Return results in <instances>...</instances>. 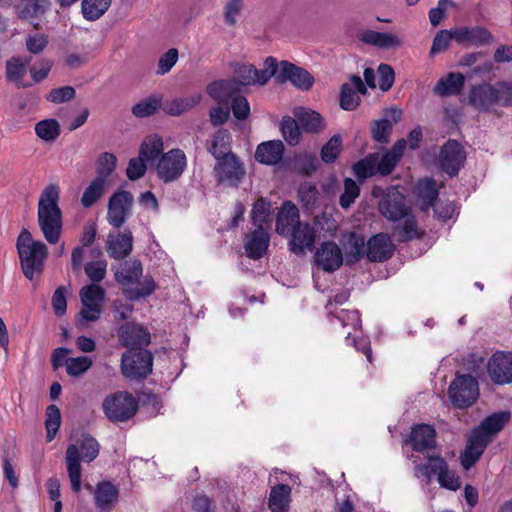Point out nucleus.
<instances>
[{
  "label": "nucleus",
  "mask_w": 512,
  "mask_h": 512,
  "mask_svg": "<svg viewBox=\"0 0 512 512\" xmlns=\"http://www.w3.org/2000/svg\"><path fill=\"white\" fill-rule=\"evenodd\" d=\"M245 7V0H225L223 4V20L229 27H234L240 20Z\"/></svg>",
  "instance_id": "nucleus-42"
},
{
  "label": "nucleus",
  "mask_w": 512,
  "mask_h": 512,
  "mask_svg": "<svg viewBox=\"0 0 512 512\" xmlns=\"http://www.w3.org/2000/svg\"><path fill=\"white\" fill-rule=\"evenodd\" d=\"M403 224L395 229V235L400 241H407L418 236V226L415 217L409 212L403 217Z\"/></svg>",
  "instance_id": "nucleus-49"
},
{
  "label": "nucleus",
  "mask_w": 512,
  "mask_h": 512,
  "mask_svg": "<svg viewBox=\"0 0 512 512\" xmlns=\"http://www.w3.org/2000/svg\"><path fill=\"white\" fill-rule=\"evenodd\" d=\"M208 95L220 105H229L231 100L239 93L234 80H218L207 86Z\"/></svg>",
  "instance_id": "nucleus-28"
},
{
  "label": "nucleus",
  "mask_w": 512,
  "mask_h": 512,
  "mask_svg": "<svg viewBox=\"0 0 512 512\" xmlns=\"http://www.w3.org/2000/svg\"><path fill=\"white\" fill-rule=\"evenodd\" d=\"M110 5L111 0H83V16L90 21L97 20L107 11Z\"/></svg>",
  "instance_id": "nucleus-46"
},
{
  "label": "nucleus",
  "mask_w": 512,
  "mask_h": 512,
  "mask_svg": "<svg viewBox=\"0 0 512 512\" xmlns=\"http://www.w3.org/2000/svg\"><path fill=\"white\" fill-rule=\"evenodd\" d=\"M50 6V0H21L17 14L21 19L33 21L42 16Z\"/></svg>",
  "instance_id": "nucleus-39"
},
{
  "label": "nucleus",
  "mask_w": 512,
  "mask_h": 512,
  "mask_svg": "<svg viewBox=\"0 0 512 512\" xmlns=\"http://www.w3.org/2000/svg\"><path fill=\"white\" fill-rule=\"evenodd\" d=\"M465 78L461 73H448L442 77L434 86L433 92L441 97L457 95L464 86Z\"/></svg>",
  "instance_id": "nucleus-36"
},
{
  "label": "nucleus",
  "mask_w": 512,
  "mask_h": 512,
  "mask_svg": "<svg viewBox=\"0 0 512 512\" xmlns=\"http://www.w3.org/2000/svg\"><path fill=\"white\" fill-rule=\"evenodd\" d=\"M454 40L463 46H480L492 40L491 33L484 27L454 28Z\"/></svg>",
  "instance_id": "nucleus-25"
},
{
  "label": "nucleus",
  "mask_w": 512,
  "mask_h": 512,
  "mask_svg": "<svg viewBox=\"0 0 512 512\" xmlns=\"http://www.w3.org/2000/svg\"><path fill=\"white\" fill-rule=\"evenodd\" d=\"M273 57L266 58L264 68L261 70L256 69L251 64H239L235 70L233 79L239 86L251 85H265L268 80L273 76Z\"/></svg>",
  "instance_id": "nucleus-11"
},
{
  "label": "nucleus",
  "mask_w": 512,
  "mask_h": 512,
  "mask_svg": "<svg viewBox=\"0 0 512 512\" xmlns=\"http://www.w3.org/2000/svg\"><path fill=\"white\" fill-rule=\"evenodd\" d=\"M394 168L395 162H355L353 172L358 179L364 180L376 174L389 175Z\"/></svg>",
  "instance_id": "nucleus-33"
},
{
  "label": "nucleus",
  "mask_w": 512,
  "mask_h": 512,
  "mask_svg": "<svg viewBox=\"0 0 512 512\" xmlns=\"http://www.w3.org/2000/svg\"><path fill=\"white\" fill-rule=\"evenodd\" d=\"M115 162H100L97 168V176L93 182H97L98 185L103 188L109 187L115 182Z\"/></svg>",
  "instance_id": "nucleus-54"
},
{
  "label": "nucleus",
  "mask_w": 512,
  "mask_h": 512,
  "mask_svg": "<svg viewBox=\"0 0 512 512\" xmlns=\"http://www.w3.org/2000/svg\"><path fill=\"white\" fill-rule=\"evenodd\" d=\"M105 188L98 185L97 182H91L85 189L81 197V204L85 208L94 205L98 199L103 195Z\"/></svg>",
  "instance_id": "nucleus-63"
},
{
  "label": "nucleus",
  "mask_w": 512,
  "mask_h": 512,
  "mask_svg": "<svg viewBox=\"0 0 512 512\" xmlns=\"http://www.w3.org/2000/svg\"><path fill=\"white\" fill-rule=\"evenodd\" d=\"M164 150V142L159 134L153 133L144 137L139 147L136 160H160Z\"/></svg>",
  "instance_id": "nucleus-35"
},
{
  "label": "nucleus",
  "mask_w": 512,
  "mask_h": 512,
  "mask_svg": "<svg viewBox=\"0 0 512 512\" xmlns=\"http://www.w3.org/2000/svg\"><path fill=\"white\" fill-rule=\"evenodd\" d=\"M106 270L107 261L105 259L90 261L84 266V271L93 284L99 283L105 278Z\"/></svg>",
  "instance_id": "nucleus-55"
},
{
  "label": "nucleus",
  "mask_w": 512,
  "mask_h": 512,
  "mask_svg": "<svg viewBox=\"0 0 512 512\" xmlns=\"http://www.w3.org/2000/svg\"><path fill=\"white\" fill-rule=\"evenodd\" d=\"M152 365L153 356L146 349H128L121 357V372L130 380L146 378Z\"/></svg>",
  "instance_id": "nucleus-7"
},
{
  "label": "nucleus",
  "mask_w": 512,
  "mask_h": 512,
  "mask_svg": "<svg viewBox=\"0 0 512 512\" xmlns=\"http://www.w3.org/2000/svg\"><path fill=\"white\" fill-rule=\"evenodd\" d=\"M448 396L454 407L459 409L470 407L479 396L477 380L467 374L456 375L449 385Z\"/></svg>",
  "instance_id": "nucleus-9"
},
{
  "label": "nucleus",
  "mask_w": 512,
  "mask_h": 512,
  "mask_svg": "<svg viewBox=\"0 0 512 512\" xmlns=\"http://www.w3.org/2000/svg\"><path fill=\"white\" fill-rule=\"evenodd\" d=\"M415 476L424 477L429 481L433 475H437V480L441 487L456 491L460 488L461 481L459 476L448 468L447 462L437 455H428V461L424 464L415 465Z\"/></svg>",
  "instance_id": "nucleus-6"
},
{
  "label": "nucleus",
  "mask_w": 512,
  "mask_h": 512,
  "mask_svg": "<svg viewBox=\"0 0 512 512\" xmlns=\"http://www.w3.org/2000/svg\"><path fill=\"white\" fill-rule=\"evenodd\" d=\"M366 93L367 89L362 79L357 75L351 76L350 81L341 86L340 107L346 111L355 110L361 102L360 95Z\"/></svg>",
  "instance_id": "nucleus-18"
},
{
  "label": "nucleus",
  "mask_w": 512,
  "mask_h": 512,
  "mask_svg": "<svg viewBox=\"0 0 512 512\" xmlns=\"http://www.w3.org/2000/svg\"><path fill=\"white\" fill-rule=\"evenodd\" d=\"M210 153L215 160H237L231 151V135L228 131L219 130L215 133L211 142Z\"/></svg>",
  "instance_id": "nucleus-34"
},
{
  "label": "nucleus",
  "mask_w": 512,
  "mask_h": 512,
  "mask_svg": "<svg viewBox=\"0 0 512 512\" xmlns=\"http://www.w3.org/2000/svg\"><path fill=\"white\" fill-rule=\"evenodd\" d=\"M284 144L280 140L262 142L257 146L255 160H282Z\"/></svg>",
  "instance_id": "nucleus-41"
},
{
  "label": "nucleus",
  "mask_w": 512,
  "mask_h": 512,
  "mask_svg": "<svg viewBox=\"0 0 512 512\" xmlns=\"http://www.w3.org/2000/svg\"><path fill=\"white\" fill-rule=\"evenodd\" d=\"M179 58V52L176 48H170L162 54L157 62L156 75L163 76L171 71Z\"/></svg>",
  "instance_id": "nucleus-56"
},
{
  "label": "nucleus",
  "mask_w": 512,
  "mask_h": 512,
  "mask_svg": "<svg viewBox=\"0 0 512 512\" xmlns=\"http://www.w3.org/2000/svg\"><path fill=\"white\" fill-rule=\"evenodd\" d=\"M99 451L98 441L89 434L82 435L81 438L68 445L65 453V464L71 489L74 493L78 494L81 491V462H92L98 457Z\"/></svg>",
  "instance_id": "nucleus-2"
},
{
  "label": "nucleus",
  "mask_w": 512,
  "mask_h": 512,
  "mask_svg": "<svg viewBox=\"0 0 512 512\" xmlns=\"http://www.w3.org/2000/svg\"><path fill=\"white\" fill-rule=\"evenodd\" d=\"M133 203V196L125 190H118L109 199L107 219L109 223L119 228L126 221Z\"/></svg>",
  "instance_id": "nucleus-12"
},
{
  "label": "nucleus",
  "mask_w": 512,
  "mask_h": 512,
  "mask_svg": "<svg viewBox=\"0 0 512 512\" xmlns=\"http://www.w3.org/2000/svg\"><path fill=\"white\" fill-rule=\"evenodd\" d=\"M347 264L358 262L363 256H366L365 239L355 232L346 233L342 240Z\"/></svg>",
  "instance_id": "nucleus-30"
},
{
  "label": "nucleus",
  "mask_w": 512,
  "mask_h": 512,
  "mask_svg": "<svg viewBox=\"0 0 512 512\" xmlns=\"http://www.w3.org/2000/svg\"><path fill=\"white\" fill-rule=\"evenodd\" d=\"M510 413L508 412H497L488 417H486L479 427L477 428L482 433H485L487 437L492 438V436L499 433L505 424L509 421Z\"/></svg>",
  "instance_id": "nucleus-40"
},
{
  "label": "nucleus",
  "mask_w": 512,
  "mask_h": 512,
  "mask_svg": "<svg viewBox=\"0 0 512 512\" xmlns=\"http://www.w3.org/2000/svg\"><path fill=\"white\" fill-rule=\"evenodd\" d=\"M31 58L14 56L8 59L5 63V76L9 83H12L17 88H28L32 83L25 80L27 73V66Z\"/></svg>",
  "instance_id": "nucleus-22"
},
{
  "label": "nucleus",
  "mask_w": 512,
  "mask_h": 512,
  "mask_svg": "<svg viewBox=\"0 0 512 512\" xmlns=\"http://www.w3.org/2000/svg\"><path fill=\"white\" fill-rule=\"evenodd\" d=\"M37 136L44 141H53L60 134V125L55 119H45L35 125Z\"/></svg>",
  "instance_id": "nucleus-48"
},
{
  "label": "nucleus",
  "mask_w": 512,
  "mask_h": 512,
  "mask_svg": "<svg viewBox=\"0 0 512 512\" xmlns=\"http://www.w3.org/2000/svg\"><path fill=\"white\" fill-rule=\"evenodd\" d=\"M291 488L286 484H280L272 488L269 497V508L273 512H282L288 504Z\"/></svg>",
  "instance_id": "nucleus-43"
},
{
  "label": "nucleus",
  "mask_w": 512,
  "mask_h": 512,
  "mask_svg": "<svg viewBox=\"0 0 512 512\" xmlns=\"http://www.w3.org/2000/svg\"><path fill=\"white\" fill-rule=\"evenodd\" d=\"M16 248L24 275L32 280L43 270L48 256V248L42 241H34L27 229H22L17 237Z\"/></svg>",
  "instance_id": "nucleus-4"
},
{
  "label": "nucleus",
  "mask_w": 512,
  "mask_h": 512,
  "mask_svg": "<svg viewBox=\"0 0 512 512\" xmlns=\"http://www.w3.org/2000/svg\"><path fill=\"white\" fill-rule=\"evenodd\" d=\"M380 212L391 221H400L410 212L405 197L399 192L388 193L379 204Z\"/></svg>",
  "instance_id": "nucleus-20"
},
{
  "label": "nucleus",
  "mask_w": 512,
  "mask_h": 512,
  "mask_svg": "<svg viewBox=\"0 0 512 512\" xmlns=\"http://www.w3.org/2000/svg\"><path fill=\"white\" fill-rule=\"evenodd\" d=\"M402 110L391 107L384 112V117L371 123L372 138L379 143H388L393 126L402 118Z\"/></svg>",
  "instance_id": "nucleus-15"
},
{
  "label": "nucleus",
  "mask_w": 512,
  "mask_h": 512,
  "mask_svg": "<svg viewBox=\"0 0 512 512\" xmlns=\"http://www.w3.org/2000/svg\"><path fill=\"white\" fill-rule=\"evenodd\" d=\"M161 106V98L152 95L139 103L135 104L132 112L136 117H147L154 114Z\"/></svg>",
  "instance_id": "nucleus-53"
},
{
  "label": "nucleus",
  "mask_w": 512,
  "mask_h": 512,
  "mask_svg": "<svg viewBox=\"0 0 512 512\" xmlns=\"http://www.w3.org/2000/svg\"><path fill=\"white\" fill-rule=\"evenodd\" d=\"M26 49L32 54H40L48 44V36L44 33L29 34L26 37Z\"/></svg>",
  "instance_id": "nucleus-64"
},
{
  "label": "nucleus",
  "mask_w": 512,
  "mask_h": 512,
  "mask_svg": "<svg viewBox=\"0 0 512 512\" xmlns=\"http://www.w3.org/2000/svg\"><path fill=\"white\" fill-rule=\"evenodd\" d=\"M272 71L277 82L290 81L295 87L304 91L309 90L314 83V78L308 71L287 61L278 63L273 58Z\"/></svg>",
  "instance_id": "nucleus-10"
},
{
  "label": "nucleus",
  "mask_w": 512,
  "mask_h": 512,
  "mask_svg": "<svg viewBox=\"0 0 512 512\" xmlns=\"http://www.w3.org/2000/svg\"><path fill=\"white\" fill-rule=\"evenodd\" d=\"M435 437L436 432L432 426L421 424L412 429L409 442L415 451L426 453L428 457L431 455L430 451L435 448Z\"/></svg>",
  "instance_id": "nucleus-24"
},
{
  "label": "nucleus",
  "mask_w": 512,
  "mask_h": 512,
  "mask_svg": "<svg viewBox=\"0 0 512 512\" xmlns=\"http://www.w3.org/2000/svg\"><path fill=\"white\" fill-rule=\"evenodd\" d=\"M105 299V290L97 285L90 284L80 290L81 304L101 305Z\"/></svg>",
  "instance_id": "nucleus-51"
},
{
  "label": "nucleus",
  "mask_w": 512,
  "mask_h": 512,
  "mask_svg": "<svg viewBox=\"0 0 512 512\" xmlns=\"http://www.w3.org/2000/svg\"><path fill=\"white\" fill-rule=\"evenodd\" d=\"M468 103L478 111H489L495 105H510L512 103V84L497 82L474 85L468 93Z\"/></svg>",
  "instance_id": "nucleus-5"
},
{
  "label": "nucleus",
  "mask_w": 512,
  "mask_h": 512,
  "mask_svg": "<svg viewBox=\"0 0 512 512\" xmlns=\"http://www.w3.org/2000/svg\"><path fill=\"white\" fill-rule=\"evenodd\" d=\"M271 205L262 198L258 199L251 211L253 224L258 227H264L265 224L270 222Z\"/></svg>",
  "instance_id": "nucleus-52"
},
{
  "label": "nucleus",
  "mask_w": 512,
  "mask_h": 512,
  "mask_svg": "<svg viewBox=\"0 0 512 512\" xmlns=\"http://www.w3.org/2000/svg\"><path fill=\"white\" fill-rule=\"evenodd\" d=\"M142 264L137 259L122 262L115 271L116 281L124 287V294L131 300L150 296L156 289V283L151 276H144Z\"/></svg>",
  "instance_id": "nucleus-3"
},
{
  "label": "nucleus",
  "mask_w": 512,
  "mask_h": 512,
  "mask_svg": "<svg viewBox=\"0 0 512 512\" xmlns=\"http://www.w3.org/2000/svg\"><path fill=\"white\" fill-rule=\"evenodd\" d=\"M342 150V137L340 135L332 136L322 147L321 160H336Z\"/></svg>",
  "instance_id": "nucleus-62"
},
{
  "label": "nucleus",
  "mask_w": 512,
  "mask_h": 512,
  "mask_svg": "<svg viewBox=\"0 0 512 512\" xmlns=\"http://www.w3.org/2000/svg\"><path fill=\"white\" fill-rule=\"evenodd\" d=\"M295 117L306 132L318 133L325 129L326 123L319 113L305 108H297Z\"/></svg>",
  "instance_id": "nucleus-37"
},
{
  "label": "nucleus",
  "mask_w": 512,
  "mask_h": 512,
  "mask_svg": "<svg viewBox=\"0 0 512 512\" xmlns=\"http://www.w3.org/2000/svg\"><path fill=\"white\" fill-rule=\"evenodd\" d=\"M490 441V437H487L485 433H482L477 428L474 429L461 457L463 467L469 469L481 457Z\"/></svg>",
  "instance_id": "nucleus-23"
},
{
  "label": "nucleus",
  "mask_w": 512,
  "mask_h": 512,
  "mask_svg": "<svg viewBox=\"0 0 512 512\" xmlns=\"http://www.w3.org/2000/svg\"><path fill=\"white\" fill-rule=\"evenodd\" d=\"M118 497L117 488L110 482L103 481L97 484L94 499L97 508L102 511L110 509V507L116 502Z\"/></svg>",
  "instance_id": "nucleus-38"
},
{
  "label": "nucleus",
  "mask_w": 512,
  "mask_h": 512,
  "mask_svg": "<svg viewBox=\"0 0 512 512\" xmlns=\"http://www.w3.org/2000/svg\"><path fill=\"white\" fill-rule=\"evenodd\" d=\"M280 130L285 141L292 146L301 140V130L298 122L291 116H284L280 122Z\"/></svg>",
  "instance_id": "nucleus-44"
},
{
  "label": "nucleus",
  "mask_w": 512,
  "mask_h": 512,
  "mask_svg": "<svg viewBox=\"0 0 512 512\" xmlns=\"http://www.w3.org/2000/svg\"><path fill=\"white\" fill-rule=\"evenodd\" d=\"M102 408L110 421L124 422L134 416L138 404L130 393L121 391L107 396L103 401Z\"/></svg>",
  "instance_id": "nucleus-8"
},
{
  "label": "nucleus",
  "mask_w": 512,
  "mask_h": 512,
  "mask_svg": "<svg viewBox=\"0 0 512 512\" xmlns=\"http://www.w3.org/2000/svg\"><path fill=\"white\" fill-rule=\"evenodd\" d=\"M299 217V210L296 205L290 201L284 202L277 215L276 232L282 236L289 235L300 223Z\"/></svg>",
  "instance_id": "nucleus-29"
},
{
  "label": "nucleus",
  "mask_w": 512,
  "mask_h": 512,
  "mask_svg": "<svg viewBox=\"0 0 512 512\" xmlns=\"http://www.w3.org/2000/svg\"><path fill=\"white\" fill-rule=\"evenodd\" d=\"M465 152L461 144L456 140L447 141L441 148L439 160H464Z\"/></svg>",
  "instance_id": "nucleus-60"
},
{
  "label": "nucleus",
  "mask_w": 512,
  "mask_h": 512,
  "mask_svg": "<svg viewBox=\"0 0 512 512\" xmlns=\"http://www.w3.org/2000/svg\"><path fill=\"white\" fill-rule=\"evenodd\" d=\"M344 261L341 248L332 241L323 242L315 252V263L323 271L338 270Z\"/></svg>",
  "instance_id": "nucleus-14"
},
{
  "label": "nucleus",
  "mask_w": 512,
  "mask_h": 512,
  "mask_svg": "<svg viewBox=\"0 0 512 512\" xmlns=\"http://www.w3.org/2000/svg\"><path fill=\"white\" fill-rule=\"evenodd\" d=\"M53 66L50 59L42 58L29 67V72L32 80L35 83H40L45 80Z\"/></svg>",
  "instance_id": "nucleus-58"
},
{
  "label": "nucleus",
  "mask_w": 512,
  "mask_h": 512,
  "mask_svg": "<svg viewBox=\"0 0 512 512\" xmlns=\"http://www.w3.org/2000/svg\"><path fill=\"white\" fill-rule=\"evenodd\" d=\"M490 379L496 384L512 382V353L497 352L492 355L487 364Z\"/></svg>",
  "instance_id": "nucleus-13"
},
{
  "label": "nucleus",
  "mask_w": 512,
  "mask_h": 512,
  "mask_svg": "<svg viewBox=\"0 0 512 512\" xmlns=\"http://www.w3.org/2000/svg\"><path fill=\"white\" fill-rule=\"evenodd\" d=\"M360 194V188L351 178L344 180V192L340 196V205L342 208H349Z\"/></svg>",
  "instance_id": "nucleus-61"
},
{
  "label": "nucleus",
  "mask_w": 512,
  "mask_h": 512,
  "mask_svg": "<svg viewBox=\"0 0 512 512\" xmlns=\"http://www.w3.org/2000/svg\"><path fill=\"white\" fill-rule=\"evenodd\" d=\"M60 424H61V414H60L59 408L54 404L49 405L46 409V420H45V427L47 430L46 437L49 442L55 438V436L59 430Z\"/></svg>",
  "instance_id": "nucleus-50"
},
{
  "label": "nucleus",
  "mask_w": 512,
  "mask_h": 512,
  "mask_svg": "<svg viewBox=\"0 0 512 512\" xmlns=\"http://www.w3.org/2000/svg\"><path fill=\"white\" fill-rule=\"evenodd\" d=\"M133 248V236L131 231L124 230L107 241V253L111 258L123 259L130 254Z\"/></svg>",
  "instance_id": "nucleus-32"
},
{
  "label": "nucleus",
  "mask_w": 512,
  "mask_h": 512,
  "mask_svg": "<svg viewBox=\"0 0 512 512\" xmlns=\"http://www.w3.org/2000/svg\"><path fill=\"white\" fill-rule=\"evenodd\" d=\"M270 237L265 227H258L249 233L244 242L246 255L252 259H260L267 252Z\"/></svg>",
  "instance_id": "nucleus-26"
},
{
  "label": "nucleus",
  "mask_w": 512,
  "mask_h": 512,
  "mask_svg": "<svg viewBox=\"0 0 512 512\" xmlns=\"http://www.w3.org/2000/svg\"><path fill=\"white\" fill-rule=\"evenodd\" d=\"M121 344L129 349H143L150 343L149 331L135 323H125L118 330Z\"/></svg>",
  "instance_id": "nucleus-16"
},
{
  "label": "nucleus",
  "mask_w": 512,
  "mask_h": 512,
  "mask_svg": "<svg viewBox=\"0 0 512 512\" xmlns=\"http://www.w3.org/2000/svg\"><path fill=\"white\" fill-rule=\"evenodd\" d=\"M214 172L219 183L237 186L245 175L242 162H217Z\"/></svg>",
  "instance_id": "nucleus-27"
},
{
  "label": "nucleus",
  "mask_w": 512,
  "mask_h": 512,
  "mask_svg": "<svg viewBox=\"0 0 512 512\" xmlns=\"http://www.w3.org/2000/svg\"><path fill=\"white\" fill-rule=\"evenodd\" d=\"M290 235L289 248L293 253L301 255L305 250L313 249L316 234L314 228L308 223H298Z\"/></svg>",
  "instance_id": "nucleus-21"
},
{
  "label": "nucleus",
  "mask_w": 512,
  "mask_h": 512,
  "mask_svg": "<svg viewBox=\"0 0 512 512\" xmlns=\"http://www.w3.org/2000/svg\"><path fill=\"white\" fill-rule=\"evenodd\" d=\"M200 100V94H195L184 98H177L172 100L166 106V111L170 115L178 116L196 106Z\"/></svg>",
  "instance_id": "nucleus-47"
},
{
  "label": "nucleus",
  "mask_w": 512,
  "mask_h": 512,
  "mask_svg": "<svg viewBox=\"0 0 512 512\" xmlns=\"http://www.w3.org/2000/svg\"><path fill=\"white\" fill-rule=\"evenodd\" d=\"M333 313V311H330ZM335 318L339 320L343 327H351L354 331L361 328V319L357 310L341 309L334 312Z\"/></svg>",
  "instance_id": "nucleus-59"
},
{
  "label": "nucleus",
  "mask_w": 512,
  "mask_h": 512,
  "mask_svg": "<svg viewBox=\"0 0 512 512\" xmlns=\"http://www.w3.org/2000/svg\"><path fill=\"white\" fill-rule=\"evenodd\" d=\"M415 195L422 211L429 210L434 206L439 191L435 180L431 178L420 179L415 186Z\"/></svg>",
  "instance_id": "nucleus-31"
},
{
  "label": "nucleus",
  "mask_w": 512,
  "mask_h": 512,
  "mask_svg": "<svg viewBox=\"0 0 512 512\" xmlns=\"http://www.w3.org/2000/svg\"><path fill=\"white\" fill-rule=\"evenodd\" d=\"M358 39L370 46L381 50H389L400 47L403 42L401 38L391 32H379L372 29H364L358 32Z\"/></svg>",
  "instance_id": "nucleus-19"
},
{
  "label": "nucleus",
  "mask_w": 512,
  "mask_h": 512,
  "mask_svg": "<svg viewBox=\"0 0 512 512\" xmlns=\"http://www.w3.org/2000/svg\"><path fill=\"white\" fill-rule=\"evenodd\" d=\"M186 162H157L158 177L164 182L177 179L185 170Z\"/></svg>",
  "instance_id": "nucleus-45"
},
{
  "label": "nucleus",
  "mask_w": 512,
  "mask_h": 512,
  "mask_svg": "<svg viewBox=\"0 0 512 512\" xmlns=\"http://www.w3.org/2000/svg\"><path fill=\"white\" fill-rule=\"evenodd\" d=\"M65 365L70 376H79L92 366V360L87 356L67 358Z\"/></svg>",
  "instance_id": "nucleus-57"
},
{
  "label": "nucleus",
  "mask_w": 512,
  "mask_h": 512,
  "mask_svg": "<svg viewBox=\"0 0 512 512\" xmlns=\"http://www.w3.org/2000/svg\"><path fill=\"white\" fill-rule=\"evenodd\" d=\"M60 188L50 184L42 191L37 207V222L49 244L58 243L62 233V211L59 207Z\"/></svg>",
  "instance_id": "nucleus-1"
},
{
  "label": "nucleus",
  "mask_w": 512,
  "mask_h": 512,
  "mask_svg": "<svg viewBox=\"0 0 512 512\" xmlns=\"http://www.w3.org/2000/svg\"><path fill=\"white\" fill-rule=\"evenodd\" d=\"M395 250L389 235L379 233L372 236L366 243V257L371 262H384L392 257Z\"/></svg>",
  "instance_id": "nucleus-17"
}]
</instances>
